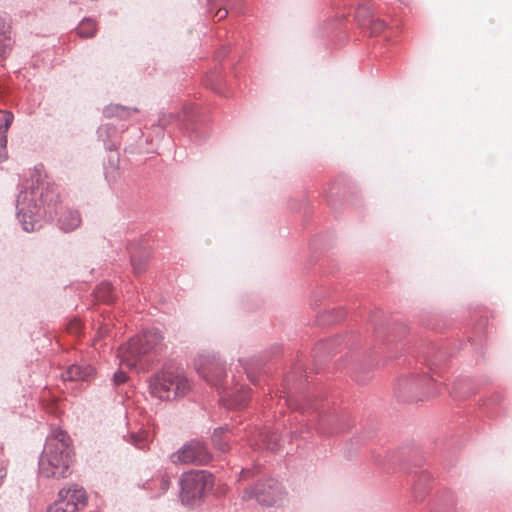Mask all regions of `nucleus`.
Listing matches in <instances>:
<instances>
[{"label":"nucleus","instance_id":"nucleus-1","mask_svg":"<svg viewBox=\"0 0 512 512\" xmlns=\"http://www.w3.org/2000/svg\"><path fill=\"white\" fill-rule=\"evenodd\" d=\"M59 197L55 185L41 181L39 175L31 176L16 199V216L22 229L26 232L39 230L43 221L56 216L61 230L70 232L77 229L81 224L80 213L70 208L63 209Z\"/></svg>","mask_w":512,"mask_h":512},{"label":"nucleus","instance_id":"nucleus-2","mask_svg":"<svg viewBox=\"0 0 512 512\" xmlns=\"http://www.w3.org/2000/svg\"><path fill=\"white\" fill-rule=\"evenodd\" d=\"M71 439L63 430H53L47 436L39 457V474L44 478L63 479L71 474L73 463Z\"/></svg>","mask_w":512,"mask_h":512},{"label":"nucleus","instance_id":"nucleus-3","mask_svg":"<svg viewBox=\"0 0 512 512\" xmlns=\"http://www.w3.org/2000/svg\"><path fill=\"white\" fill-rule=\"evenodd\" d=\"M191 383L183 371L164 368L149 378V392L162 401L185 397L191 391Z\"/></svg>","mask_w":512,"mask_h":512},{"label":"nucleus","instance_id":"nucleus-4","mask_svg":"<svg viewBox=\"0 0 512 512\" xmlns=\"http://www.w3.org/2000/svg\"><path fill=\"white\" fill-rule=\"evenodd\" d=\"M163 336L157 328L144 330L119 347L118 358L120 366L128 369H136L138 366L144 368L141 364L142 359L154 351L161 343Z\"/></svg>","mask_w":512,"mask_h":512},{"label":"nucleus","instance_id":"nucleus-5","mask_svg":"<svg viewBox=\"0 0 512 512\" xmlns=\"http://www.w3.org/2000/svg\"><path fill=\"white\" fill-rule=\"evenodd\" d=\"M180 500L183 505L195 507L214 485L213 475L206 470H192L179 478Z\"/></svg>","mask_w":512,"mask_h":512},{"label":"nucleus","instance_id":"nucleus-6","mask_svg":"<svg viewBox=\"0 0 512 512\" xmlns=\"http://www.w3.org/2000/svg\"><path fill=\"white\" fill-rule=\"evenodd\" d=\"M195 369L200 377L219 390L226 385L225 363L214 353H200L194 361Z\"/></svg>","mask_w":512,"mask_h":512},{"label":"nucleus","instance_id":"nucleus-7","mask_svg":"<svg viewBox=\"0 0 512 512\" xmlns=\"http://www.w3.org/2000/svg\"><path fill=\"white\" fill-rule=\"evenodd\" d=\"M169 458L175 465H206L212 460V454L203 442L191 440L173 452Z\"/></svg>","mask_w":512,"mask_h":512},{"label":"nucleus","instance_id":"nucleus-8","mask_svg":"<svg viewBox=\"0 0 512 512\" xmlns=\"http://www.w3.org/2000/svg\"><path fill=\"white\" fill-rule=\"evenodd\" d=\"M284 490L281 484L275 479H266L257 482L253 487L243 491L242 499H255L263 506H273L283 499Z\"/></svg>","mask_w":512,"mask_h":512},{"label":"nucleus","instance_id":"nucleus-9","mask_svg":"<svg viewBox=\"0 0 512 512\" xmlns=\"http://www.w3.org/2000/svg\"><path fill=\"white\" fill-rule=\"evenodd\" d=\"M87 499L82 486L71 484L59 491L58 499L48 507L47 512H77L86 505Z\"/></svg>","mask_w":512,"mask_h":512},{"label":"nucleus","instance_id":"nucleus-10","mask_svg":"<svg viewBox=\"0 0 512 512\" xmlns=\"http://www.w3.org/2000/svg\"><path fill=\"white\" fill-rule=\"evenodd\" d=\"M220 401L222 404L228 408H242L245 407L250 399V390L244 386L229 388L227 385H224L219 390Z\"/></svg>","mask_w":512,"mask_h":512},{"label":"nucleus","instance_id":"nucleus-11","mask_svg":"<svg viewBox=\"0 0 512 512\" xmlns=\"http://www.w3.org/2000/svg\"><path fill=\"white\" fill-rule=\"evenodd\" d=\"M94 368L88 364H73L62 373L64 381H86L94 375Z\"/></svg>","mask_w":512,"mask_h":512},{"label":"nucleus","instance_id":"nucleus-12","mask_svg":"<svg viewBox=\"0 0 512 512\" xmlns=\"http://www.w3.org/2000/svg\"><path fill=\"white\" fill-rule=\"evenodd\" d=\"M14 115L10 111L0 110V162L7 158V130L13 122Z\"/></svg>","mask_w":512,"mask_h":512},{"label":"nucleus","instance_id":"nucleus-13","mask_svg":"<svg viewBox=\"0 0 512 512\" xmlns=\"http://www.w3.org/2000/svg\"><path fill=\"white\" fill-rule=\"evenodd\" d=\"M170 484V476L167 473H161L156 478L147 481L144 488L150 490L154 497H159L168 491Z\"/></svg>","mask_w":512,"mask_h":512},{"label":"nucleus","instance_id":"nucleus-14","mask_svg":"<svg viewBox=\"0 0 512 512\" xmlns=\"http://www.w3.org/2000/svg\"><path fill=\"white\" fill-rule=\"evenodd\" d=\"M136 112H138L137 108H130L119 104H111L103 109V114L106 118L118 117L127 119Z\"/></svg>","mask_w":512,"mask_h":512},{"label":"nucleus","instance_id":"nucleus-15","mask_svg":"<svg viewBox=\"0 0 512 512\" xmlns=\"http://www.w3.org/2000/svg\"><path fill=\"white\" fill-rule=\"evenodd\" d=\"M97 135L107 150H116V145L113 142V138L116 135V129L114 126L110 124L101 125L97 130Z\"/></svg>","mask_w":512,"mask_h":512},{"label":"nucleus","instance_id":"nucleus-16","mask_svg":"<svg viewBox=\"0 0 512 512\" xmlns=\"http://www.w3.org/2000/svg\"><path fill=\"white\" fill-rule=\"evenodd\" d=\"M123 438L140 450L148 448V434L145 430L140 429L137 432H129L127 435L123 436Z\"/></svg>","mask_w":512,"mask_h":512},{"label":"nucleus","instance_id":"nucleus-17","mask_svg":"<svg viewBox=\"0 0 512 512\" xmlns=\"http://www.w3.org/2000/svg\"><path fill=\"white\" fill-rule=\"evenodd\" d=\"M0 42H4L2 48V55L7 50L11 49V38H10V24L8 23V17L5 14H0Z\"/></svg>","mask_w":512,"mask_h":512},{"label":"nucleus","instance_id":"nucleus-18","mask_svg":"<svg viewBox=\"0 0 512 512\" xmlns=\"http://www.w3.org/2000/svg\"><path fill=\"white\" fill-rule=\"evenodd\" d=\"M229 431L227 426L218 427L214 430L212 435V442L214 446L221 452H227L229 450V443L227 432Z\"/></svg>","mask_w":512,"mask_h":512},{"label":"nucleus","instance_id":"nucleus-19","mask_svg":"<svg viewBox=\"0 0 512 512\" xmlns=\"http://www.w3.org/2000/svg\"><path fill=\"white\" fill-rule=\"evenodd\" d=\"M119 158L117 155L109 157L108 162L104 164V175L109 183L115 182L119 177Z\"/></svg>","mask_w":512,"mask_h":512},{"label":"nucleus","instance_id":"nucleus-20","mask_svg":"<svg viewBox=\"0 0 512 512\" xmlns=\"http://www.w3.org/2000/svg\"><path fill=\"white\" fill-rule=\"evenodd\" d=\"M96 23L91 18L83 19L77 27V33L82 38H89L95 34Z\"/></svg>","mask_w":512,"mask_h":512},{"label":"nucleus","instance_id":"nucleus-21","mask_svg":"<svg viewBox=\"0 0 512 512\" xmlns=\"http://www.w3.org/2000/svg\"><path fill=\"white\" fill-rule=\"evenodd\" d=\"M96 298L103 302H110L113 300V286L109 282L100 283L95 290Z\"/></svg>","mask_w":512,"mask_h":512},{"label":"nucleus","instance_id":"nucleus-22","mask_svg":"<svg viewBox=\"0 0 512 512\" xmlns=\"http://www.w3.org/2000/svg\"><path fill=\"white\" fill-rule=\"evenodd\" d=\"M148 258L149 256L147 253H144L140 256L136 255L135 253L131 254V264L136 274H139L144 270V265L148 261Z\"/></svg>","mask_w":512,"mask_h":512},{"label":"nucleus","instance_id":"nucleus-23","mask_svg":"<svg viewBox=\"0 0 512 512\" xmlns=\"http://www.w3.org/2000/svg\"><path fill=\"white\" fill-rule=\"evenodd\" d=\"M260 436L262 437L263 442H265L266 446L272 450L276 451L280 448V444L278 442V439L274 433L269 434L268 432L260 433Z\"/></svg>","mask_w":512,"mask_h":512},{"label":"nucleus","instance_id":"nucleus-24","mask_svg":"<svg viewBox=\"0 0 512 512\" xmlns=\"http://www.w3.org/2000/svg\"><path fill=\"white\" fill-rule=\"evenodd\" d=\"M286 402L290 408L296 410L305 411L308 409H317L316 407H314L312 403H310V401L307 400L305 404H300L297 399L293 398L290 395L288 396Z\"/></svg>","mask_w":512,"mask_h":512},{"label":"nucleus","instance_id":"nucleus-25","mask_svg":"<svg viewBox=\"0 0 512 512\" xmlns=\"http://www.w3.org/2000/svg\"><path fill=\"white\" fill-rule=\"evenodd\" d=\"M334 419H335V417H334V416H333V417H332V416H323V417L321 418L320 426H319V428H318V429H319V431H320L321 433H336V432H338V430H337V429H335V428L327 429V428L325 427V424H326V423H327V424H332V422L334 421Z\"/></svg>","mask_w":512,"mask_h":512},{"label":"nucleus","instance_id":"nucleus-26","mask_svg":"<svg viewBox=\"0 0 512 512\" xmlns=\"http://www.w3.org/2000/svg\"><path fill=\"white\" fill-rule=\"evenodd\" d=\"M258 473L257 468L242 469L240 472V480H246L254 477Z\"/></svg>","mask_w":512,"mask_h":512},{"label":"nucleus","instance_id":"nucleus-27","mask_svg":"<svg viewBox=\"0 0 512 512\" xmlns=\"http://www.w3.org/2000/svg\"><path fill=\"white\" fill-rule=\"evenodd\" d=\"M127 380V375L123 371H117L113 375V381L116 385H120Z\"/></svg>","mask_w":512,"mask_h":512},{"label":"nucleus","instance_id":"nucleus-28","mask_svg":"<svg viewBox=\"0 0 512 512\" xmlns=\"http://www.w3.org/2000/svg\"><path fill=\"white\" fill-rule=\"evenodd\" d=\"M370 23L372 24V32L373 33L379 32V31L383 30L385 27L384 22L381 20H378V19L377 20L371 19Z\"/></svg>","mask_w":512,"mask_h":512},{"label":"nucleus","instance_id":"nucleus-29","mask_svg":"<svg viewBox=\"0 0 512 512\" xmlns=\"http://www.w3.org/2000/svg\"><path fill=\"white\" fill-rule=\"evenodd\" d=\"M227 14H228L227 8L219 7L212 16L219 21V20L225 18L227 16Z\"/></svg>","mask_w":512,"mask_h":512},{"label":"nucleus","instance_id":"nucleus-30","mask_svg":"<svg viewBox=\"0 0 512 512\" xmlns=\"http://www.w3.org/2000/svg\"><path fill=\"white\" fill-rule=\"evenodd\" d=\"M81 329V324L78 320H74L70 322L68 326V330L70 333H78Z\"/></svg>","mask_w":512,"mask_h":512},{"label":"nucleus","instance_id":"nucleus-31","mask_svg":"<svg viewBox=\"0 0 512 512\" xmlns=\"http://www.w3.org/2000/svg\"><path fill=\"white\" fill-rule=\"evenodd\" d=\"M6 476H7V467H6L5 463L2 460H0V487L2 486Z\"/></svg>","mask_w":512,"mask_h":512},{"label":"nucleus","instance_id":"nucleus-32","mask_svg":"<svg viewBox=\"0 0 512 512\" xmlns=\"http://www.w3.org/2000/svg\"><path fill=\"white\" fill-rule=\"evenodd\" d=\"M369 15L370 14V11L367 7H359L357 9V12H356V15L359 17L360 15Z\"/></svg>","mask_w":512,"mask_h":512},{"label":"nucleus","instance_id":"nucleus-33","mask_svg":"<svg viewBox=\"0 0 512 512\" xmlns=\"http://www.w3.org/2000/svg\"><path fill=\"white\" fill-rule=\"evenodd\" d=\"M243 368L245 370H247V368L245 366H243ZM246 373H247V377L250 379V381L255 383V378L248 371H246Z\"/></svg>","mask_w":512,"mask_h":512},{"label":"nucleus","instance_id":"nucleus-34","mask_svg":"<svg viewBox=\"0 0 512 512\" xmlns=\"http://www.w3.org/2000/svg\"><path fill=\"white\" fill-rule=\"evenodd\" d=\"M328 345H329V342H326V343H324V344H321V345H319L318 350L320 351V350H322V349H323V347H324V346L326 347V346H328Z\"/></svg>","mask_w":512,"mask_h":512},{"label":"nucleus","instance_id":"nucleus-35","mask_svg":"<svg viewBox=\"0 0 512 512\" xmlns=\"http://www.w3.org/2000/svg\"><path fill=\"white\" fill-rule=\"evenodd\" d=\"M207 1H208V3H210V4H211V3H213V2H216V0H207Z\"/></svg>","mask_w":512,"mask_h":512},{"label":"nucleus","instance_id":"nucleus-36","mask_svg":"<svg viewBox=\"0 0 512 512\" xmlns=\"http://www.w3.org/2000/svg\"><path fill=\"white\" fill-rule=\"evenodd\" d=\"M209 13H210V14H213V8H210V9H209Z\"/></svg>","mask_w":512,"mask_h":512}]
</instances>
